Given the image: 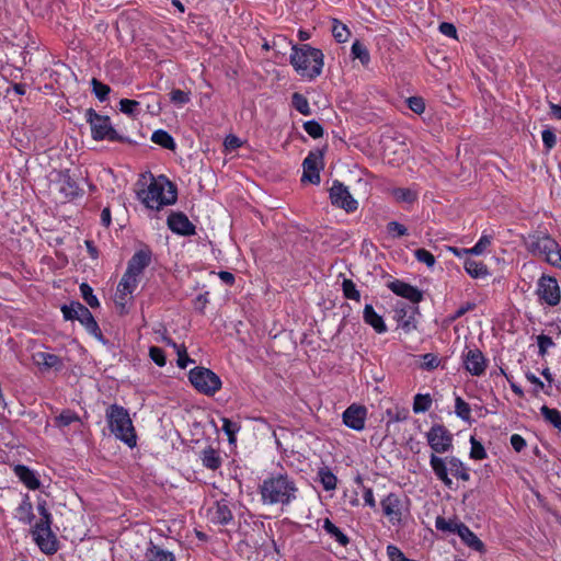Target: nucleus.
<instances>
[{"label":"nucleus","mask_w":561,"mask_h":561,"mask_svg":"<svg viewBox=\"0 0 561 561\" xmlns=\"http://www.w3.org/2000/svg\"><path fill=\"white\" fill-rule=\"evenodd\" d=\"M263 504L288 505L297 497L298 488L287 473L271 474L259 485Z\"/></svg>","instance_id":"obj_1"},{"label":"nucleus","mask_w":561,"mask_h":561,"mask_svg":"<svg viewBox=\"0 0 561 561\" xmlns=\"http://www.w3.org/2000/svg\"><path fill=\"white\" fill-rule=\"evenodd\" d=\"M289 62L299 76L312 81L322 73L324 54L309 44H291Z\"/></svg>","instance_id":"obj_2"},{"label":"nucleus","mask_w":561,"mask_h":561,"mask_svg":"<svg viewBox=\"0 0 561 561\" xmlns=\"http://www.w3.org/2000/svg\"><path fill=\"white\" fill-rule=\"evenodd\" d=\"M138 198L150 209L160 210L163 206L174 205L178 201V186L165 175L152 178L147 190L137 192Z\"/></svg>","instance_id":"obj_3"},{"label":"nucleus","mask_w":561,"mask_h":561,"mask_svg":"<svg viewBox=\"0 0 561 561\" xmlns=\"http://www.w3.org/2000/svg\"><path fill=\"white\" fill-rule=\"evenodd\" d=\"M85 122L90 125L91 137L95 141H117L129 146H138L139 142L128 136L119 134L112 125L108 115L99 114L94 108L90 107L84 113Z\"/></svg>","instance_id":"obj_4"},{"label":"nucleus","mask_w":561,"mask_h":561,"mask_svg":"<svg viewBox=\"0 0 561 561\" xmlns=\"http://www.w3.org/2000/svg\"><path fill=\"white\" fill-rule=\"evenodd\" d=\"M430 466L435 474V477L447 488L454 489V481L449 477L450 473L461 480L469 481L470 473L469 468L462 462V460L456 456L450 457H440L435 454H431L430 456Z\"/></svg>","instance_id":"obj_5"},{"label":"nucleus","mask_w":561,"mask_h":561,"mask_svg":"<svg viewBox=\"0 0 561 561\" xmlns=\"http://www.w3.org/2000/svg\"><path fill=\"white\" fill-rule=\"evenodd\" d=\"M105 416L108 427L115 437L129 448H134L137 444V434L128 410L114 403L106 409Z\"/></svg>","instance_id":"obj_6"},{"label":"nucleus","mask_w":561,"mask_h":561,"mask_svg":"<svg viewBox=\"0 0 561 561\" xmlns=\"http://www.w3.org/2000/svg\"><path fill=\"white\" fill-rule=\"evenodd\" d=\"M60 310L65 321H79L99 342L103 345L108 344V340L102 333L92 312L83 304L78 300H71L69 304L61 305Z\"/></svg>","instance_id":"obj_7"},{"label":"nucleus","mask_w":561,"mask_h":561,"mask_svg":"<svg viewBox=\"0 0 561 561\" xmlns=\"http://www.w3.org/2000/svg\"><path fill=\"white\" fill-rule=\"evenodd\" d=\"M191 385L202 394L213 397L222 387L220 377L209 368L196 366L188 371Z\"/></svg>","instance_id":"obj_8"},{"label":"nucleus","mask_w":561,"mask_h":561,"mask_svg":"<svg viewBox=\"0 0 561 561\" xmlns=\"http://www.w3.org/2000/svg\"><path fill=\"white\" fill-rule=\"evenodd\" d=\"M426 440L431 449L432 454H445L450 451L454 447V436L449 432V430L439 423H434L430 431L426 433Z\"/></svg>","instance_id":"obj_9"},{"label":"nucleus","mask_w":561,"mask_h":561,"mask_svg":"<svg viewBox=\"0 0 561 561\" xmlns=\"http://www.w3.org/2000/svg\"><path fill=\"white\" fill-rule=\"evenodd\" d=\"M536 294L541 304L554 307L561 301V290L556 277L542 274L537 283Z\"/></svg>","instance_id":"obj_10"},{"label":"nucleus","mask_w":561,"mask_h":561,"mask_svg":"<svg viewBox=\"0 0 561 561\" xmlns=\"http://www.w3.org/2000/svg\"><path fill=\"white\" fill-rule=\"evenodd\" d=\"M327 147L323 149L311 150L302 162V183H311L318 185L321 181L320 171L323 169V156Z\"/></svg>","instance_id":"obj_11"},{"label":"nucleus","mask_w":561,"mask_h":561,"mask_svg":"<svg viewBox=\"0 0 561 561\" xmlns=\"http://www.w3.org/2000/svg\"><path fill=\"white\" fill-rule=\"evenodd\" d=\"M31 534L34 542L38 549L46 556L55 554L59 548L60 542L56 534L51 529V525L44 526H32Z\"/></svg>","instance_id":"obj_12"},{"label":"nucleus","mask_w":561,"mask_h":561,"mask_svg":"<svg viewBox=\"0 0 561 561\" xmlns=\"http://www.w3.org/2000/svg\"><path fill=\"white\" fill-rule=\"evenodd\" d=\"M558 244L553 238L542 231L530 233L526 241L527 250L534 255H543L546 261L553 255Z\"/></svg>","instance_id":"obj_13"},{"label":"nucleus","mask_w":561,"mask_h":561,"mask_svg":"<svg viewBox=\"0 0 561 561\" xmlns=\"http://www.w3.org/2000/svg\"><path fill=\"white\" fill-rule=\"evenodd\" d=\"M393 319L398 328L402 329L404 333H411L417 329V321L415 314L420 313L417 305L410 306L402 300H398L393 306Z\"/></svg>","instance_id":"obj_14"},{"label":"nucleus","mask_w":561,"mask_h":561,"mask_svg":"<svg viewBox=\"0 0 561 561\" xmlns=\"http://www.w3.org/2000/svg\"><path fill=\"white\" fill-rule=\"evenodd\" d=\"M331 204L346 213H354L358 208V202L352 196L348 187L339 180H334L329 191Z\"/></svg>","instance_id":"obj_15"},{"label":"nucleus","mask_w":561,"mask_h":561,"mask_svg":"<svg viewBox=\"0 0 561 561\" xmlns=\"http://www.w3.org/2000/svg\"><path fill=\"white\" fill-rule=\"evenodd\" d=\"M389 279L386 284L387 288H389L396 296L401 297L413 305H419L424 299V293L416 286L411 285L404 280L392 277L391 275H386Z\"/></svg>","instance_id":"obj_16"},{"label":"nucleus","mask_w":561,"mask_h":561,"mask_svg":"<svg viewBox=\"0 0 561 561\" xmlns=\"http://www.w3.org/2000/svg\"><path fill=\"white\" fill-rule=\"evenodd\" d=\"M152 256L153 253L151 248L146 243H141V248L137 250L128 260L127 268L125 272L128 275L138 278L144 273V271L151 264Z\"/></svg>","instance_id":"obj_17"},{"label":"nucleus","mask_w":561,"mask_h":561,"mask_svg":"<svg viewBox=\"0 0 561 561\" xmlns=\"http://www.w3.org/2000/svg\"><path fill=\"white\" fill-rule=\"evenodd\" d=\"M167 226L178 236L193 237L196 234L195 225L183 211H171L167 218Z\"/></svg>","instance_id":"obj_18"},{"label":"nucleus","mask_w":561,"mask_h":561,"mask_svg":"<svg viewBox=\"0 0 561 561\" xmlns=\"http://www.w3.org/2000/svg\"><path fill=\"white\" fill-rule=\"evenodd\" d=\"M467 352H463L462 354V363L465 369L470 373L472 376H482L486 368V358L484 357L483 353L478 348H469L466 347Z\"/></svg>","instance_id":"obj_19"},{"label":"nucleus","mask_w":561,"mask_h":561,"mask_svg":"<svg viewBox=\"0 0 561 561\" xmlns=\"http://www.w3.org/2000/svg\"><path fill=\"white\" fill-rule=\"evenodd\" d=\"M367 417L365 405L353 403L342 414V421L345 426L354 431H363Z\"/></svg>","instance_id":"obj_20"},{"label":"nucleus","mask_w":561,"mask_h":561,"mask_svg":"<svg viewBox=\"0 0 561 561\" xmlns=\"http://www.w3.org/2000/svg\"><path fill=\"white\" fill-rule=\"evenodd\" d=\"M382 513L387 516L392 525L402 524V502L398 494L391 492L380 502Z\"/></svg>","instance_id":"obj_21"},{"label":"nucleus","mask_w":561,"mask_h":561,"mask_svg":"<svg viewBox=\"0 0 561 561\" xmlns=\"http://www.w3.org/2000/svg\"><path fill=\"white\" fill-rule=\"evenodd\" d=\"M211 523L216 525L227 526L233 520V513L230 507V502L226 499H220L215 502V506L210 510Z\"/></svg>","instance_id":"obj_22"},{"label":"nucleus","mask_w":561,"mask_h":561,"mask_svg":"<svg viewBox=\"0 0 561 561\" xmlns=\"http://www.w3.org/2000/svg\"><path fill=\"white\" fill-rule=\"evenodd\" d=\"M14 474L30 490H38L42 485L36 472L26 465L18 463L13 467Z\"/></svg>","instance_id":"obj_23"},{"label":"nucleus","mask_w":561,"mask_h":561,"mask_svg":"<svg viewBox=\"0 0 561 561\" xmlns=\"http://www.w3.org/2000/svg\"><path fill=\"white\" fill-rule=\"evenodd\" d=\"M61 186L60 193L65 195L69 201H73L83 195V190L79 187L77 181L70 175V170H64L60 172Z\"/></svg>","instance_id":"obj_24"},{"label":"nucleus","mask_w":561,"mask_h":561,"mask_svg":"<svg viewBox=\"0 0 561 561\" xmlns=\"http://www.w3.org/2000/svg\"><path fill=\"white\" fill-rule=\"evenodd\" d=\"M33 359L41 370L55 369L60 371L64 368L62 359L56 354L37 352L33 355Z\"/></svg>","instance_id":"obj_25"},{"label":"nucleus","mask_w":561,"mask_h":561,"mask_svg":"<svg viewBox=\"0 0 561 561\" xmlns=\"http://www.w3.org/2000/svg\"><path fill=\"white\" fill-rule=\"evenodd\" d=\"M363 320L366 324L371 327L378 334L386 333L388 330L382 316L376 312L373 305L370 304H367L364 307Z\"/></svg>","instance_id":"obj_26"},{"label":"nucleus","mask_w":561,"mask_h":561,"mask_svg":"<svg viewBox=\"0 0 561 561\" xmlns=\"http://www.w3.org/2000/svg\"><path fill=\"white\" fill-rule=\"evenodd\" d=\"M457 530H459L458 536L467 547L480 553H484L486 551L483 541L480 540L465 523H462L461 527H458Z\"/></svg>","instance_id":"obj_27"},{"label":"nucleus","mask_w":561,"mask_h":561,"mask_svg":"<svg viewBox=\"0 0 561 561\" xmlns=\"http://www.w3.org/2000/svg\"><path fill=\"white\" fill-rule=\"evenodd\" d=\"M199 458L203 466L213 471L219 469L222 465L219 449L214 448L211 445H208L201 451Z\"/></svg>","instance_id":"obj_28"},{"label":"nucleus","mask_w":561,"mask_h":561,"mask_svg":"<svg viewBox=\"0 0 561 561\" xmlns=\"http://www.w3.org/2000/svg\"><path fill=\"white\" fill-rule=\"evenodd\" d=\"M322 529L341 547H347L350 545V537L340 527H337L330 518L323 519Z\"/></svg>","instance_id":"obj_29"},{"label":"nucleus","mask_w":561,"mask_h":561,"mask_svg":"<svg viewBox=\"0 0 561 561\" xmlns=\"http://www.w3.org/2000/svg\"><path fill=\"white\" fill-rule=\"evenodd\" d=\"M314 480L319 482L325 491L336 489L337 478L328 466H322L318 469Z\"/></svg>","instance_id":"obj_30"},{"label":"nucleus","mask_w":561,"mask_h":561,"mask_svg":"<svg viewBox=\"0 0 561 561\" xmlns=\"http://www.w3.org/2000/svg\"><path fill=\"white\" fill-rule=\"evenodd\" d=\"M466 273L472 278H481L489 275V268L482 261L466 259L463 262Z\"/></svg>","instance_id":"obj_31"},{"label":"nucleus","mask_w":561,"mask_h":561,"mask_svg":"<svg viewBox=\"0 0 561 561\" xmlns=\"http://www.w3.org/2000/svg\"><path fill=\"white\" fill-rule=\"evenodd\" d=\"M19 520L26 525H32L35 519L33 512V504L30 500L28 494H25L22 502L16 508Z\"/></svg>","instance_id":"obj_32"},{"label":"nucleus","mask_w":561,"mask_h":561,"mask_svg":"<svg viewBox=\"0 0 561 561\" xmlns=\"http://www.w3.org/2000/svg\"><path fill=\"white\" fill-rule=\"evenodd\" d=\"M151 141H153L156 145L160 146L163 149H168L171 151H174L176 149V142L173 136L164 129L154 130L151 135Z\"/></svg>","instance_id":"obj_33"},{"label":"nucleus","mask_w":561,"mask_h":561,"mask_svg":"<svg viewBox=\"0 0 561 561\" xmlns=\"http://www.w3.org/2000/svg\"><path fill=\"white\" fill-rule=\"evenodd\" d=\"M147 561H175L173 552L164 550L150 541L146 551Z\"/></svg>","instance_id":"obj_34"},{"label":"nucleus","mask_w":561,"mask_h":561,"mask_svg":"<svg viewBox=\"0 0 561 561\" xmlns=\"http://www.w3.org/2000/svg\"><path fill=\"white\" fill-rule=\"evenodd\" d=\"M351 56L353 59H358L363 66H368L370 62V54L366 45L359 39H356L351 47Z\"/></svg>","instance_id":"obj_35"},{"label":"nucleus","mask_w":561,"mask_h":561,"mask_svg":"<svg viewBox=\"0 0 561 561\" xmlns=\"http://www.w3.org/2000/svg\"><path fill=\"white\" fill-rule=\"evenodd\" d=\"M221 422H222L221 430L227 435L228 443L230 445H234L237 443V434L241 430V424L239 422H234L225 416L221 417Z\"/></svg>","instance_id":"obj_36"},{"label":"nucleus","mask_w":561,"mask_h":561,"mask_svg":"<svg viewBox=\"0 0 561 561\" xmlns=\"http://www.w3.org/2000/svg\"><path fill=\"white\" fill-rule=\"evenodd\" d=\"M462 522L454 519H446L444 516H437L435 519V527L438 531L451 533L458 535L457 528L461 527Z\"/></svg>","instance_id":"obj_37"},{"label":"nucleus","mask_w":561,"mask_h":561,"mask_svg":"<svg viewBox=\"0 0 561 561\" xmlns=\"http://www.w3.org/2000/svg\"><path fill=\"white\" fill-rule=\"evenodd\" d=\"M37 512L39 519L33 526H48L53 525V515L47 507V501L43 497L37 499Z\"/></svg>","instance_id":"obj_38"},{"label":"nucleus","mask_w":561,"mask_h":561,"mask_svg":"<svg viewBox=\"0 0 561 561\" xmlns=\"http://www.w3.org/2000/svg\"><path fill=\"white\" fill-rule=\"evenodd\" d=\"M331 32H332V36L334 37V39L337 43H345L351 35V31L347 27V25L342 23L340 20H337L335 18L332 19Z\"/></svg>","instance_id":"obj_39"},{"label":"nucleus","mask_w":561,"mask_h":561,"mask_svg":"<svg viewBox=\"0 0 561 561\" xmlns=\"http://www.w3.org/2000/svg\"><path fill=\"white\" fill-rule=\"evenodd\" d=\"M541 415L545 421L551 424L554 428H557L561 433V413L559 410L549 408L548 405H542L540 408Z\"/></svg>","instance_id":"obj_40"},{"label":"nucleus","mask_w":561,"mask_h":561,"mask_svg":"<svg viewBox=\"0 0 561 561\" xmlns=\"http://www.w3.org/2000/svg\"><path fill=\"white\" fill-rule=\"evenodd\" d=\"M90 84L92 88V93L100 102H105L108 100L110 93L112 91L108 84L103 83L96 78H92Z\"/></svg>","instance_id":"obj_41"},{"label":"nucleus","mask_w":561,"mask_h":561,"mask_svg":"<svg viewBox=\"0 0 561 561\" xmlns=\"http://www.w3.org/2000/svg\"><path fill=\"white\" fill-rule=\"evenodd\" d=\"M433 399L430 393H417L413 399V412L415 414L425 413L431 409Z\"/></svg>","instance_id":"obj_42"},{"label":"nucleus","mask_w":561,"mask_h":561,"mask_svg":"<svg viewBox=\"0 0 561 561\" xmlns=\"http://www.w3.org/2000/svg\"><path fill=\"white\" fill-rule=\"evenodd\" d=\"M73 422H80V416L77 412L70 409H65L55 417V426L64 428Z\"/></svg>","instance_id":"obj_43"},{"label":"nucleus","mask_w":561,"mask_h":561,"mask_svg":"<svg viewBox=\"0 0 561 561\" xmlns=\"http://www.w3.org/2000/svg\"><path fill=\"white\" fill-rule=\"evenodd\" d=\"M455 414L461 419L462 421L471 424L473 420L471 419V408L470 404L467 403L461 397H456L455 399Z\"/></svg>","instance_id":"obj_44"},{"label":"nucleus","mask_w":561,"mask_h":561,"mask_svg":"<svg viewBox=\"0 0 561 561\" xmlns=\"http://www.w3.org/2000/svg\"><path fill=\"white\" fill-rule=\"evenodd\" d=\"M119 111L129 116V117H137L140 114V102L131 99H122L119 101Z\"/></svg>","instance_id":"obj_45"},{"label":"nucleus","mask_w":561,"mask_h":561,"mask_svg":"<svg viewBox=\"0 0 561 561\" xmlns=\"http://www.w3.org/2000/svg\"><path fill=\"white\" fill-rule=\"evenodd\" d=\"M137 285L138 278L133 277L125 272L117 285V293H122V295L133 294Z\"/></svg>","instance_id":"obj_46"},{"label":"nucleus","mask_w":561,"mask_h":561,"mask_svg":"<svg viewBox=\"0 0 561 561\" xmlns=\"http://www.w3.org/2000/svg\"><path fill=\"white\" fill-rule=\"evenodd\" d=\"M342 293L343 297L347 300H360V291L358 290L356 284L350 278H343Z\"/></svg>","instance_id":"obj_47"},{"label":"nucleus","mask_w":561,"mask_h":561,"mask_svg":"<svg viewBox=\"0 0 561 561\" xmlns=\"http://www.w3.org/2000/svg\"><path fill=\"white\" fill-rule=\"evenodd\" d=\"M291 106L302 115H311V108L307 98L299 92L293 93Z\"/></svg>","instance_id":"obj_48"},{"label":"nucleus","mask_w":561,"mask_h":561,"mask_svg":"<svg viewBox=\"0 0 561 561\" xmlns=\"http://www.w3.org/2000/svg\"><path fill=\"white\" fill-rule=\"evenodd\" d=\"M393 197L401 203L412 204L417 199V193L407 187H396L392 190Z\"/></svg>","instance_id":"obj_49"},{"label":"nucleus","mask_w":561,"mask_h":561,"mask_svg":"<svg viewBox=\"0 0 561 561\" xmlns=\"http://www.w3.org/2000/svg\"><path fill=\"white\" fill-rule=\"evenodd\" d=\"M79 290L82 299L91 307L99 308L100 301L99 298L94 295L93 288L88 283H81L79 286Z\"/></svg>","instance_id":"obj_50"},{"label":"nucleus","mask_w":561,"mask_h":561,"mask_svg":"<svg viewBox=\"0 0 561 561\" xmlns=\"http://www.w3.org/2000/svg\"><path fill=\"white\" fill-rule=\"evenodd\" d=\"M470 453L469 457L473 460H483L488 457L486 450L483 444L478 440L474 436L470 437Z\"/></svg>","instance_id":"obj_51"},{"label":"nucleus","mask_w":561,"mask_h":561,"mask_svg":"<svg viewBox=\"0 0 561 561\" xmlns=\"http://www.w3.org/2000/svg\"><path fill=\"white\" fill-rule=\"evenodd\" d=\"M302 127L305 131L313 139H319L324 135L323 126L316 119L305 122Z\"/></svg>","instance_id":"obj_52"},{"label":"nucleus","mask_w":561,"mask_h":561,"mask_svg":"<svg viewBox=\"0 0 561 561\" xmlns=\"http://www.w3.org/2000/svg\"><path fill=\"white\" fill-rule=\"evenodd\" d=\"M145 98L149 100V102L146 105L147 112L151 115H159L162 111L160 96L157 93L151 92L146 93Z\"/></svg>","instance_id":"obj_53"},{"label":"nucleus","mask_w":561,"mask_h":561,"mask_svg":"<svg viewBox=\"0 0 561 561\" xmlns=\"http://www.w3.org/2000/svg\"><path fill=\"white\" fill-rule=\"evenodd\" d=\"M421 358L423 362L421 363L420 368L423 370H427V371L434 370L440 364V359L434 353L423 354V355H421Z\"/></svg>","instance_id":"obj_54"},{"label":"nucleus","mask_w":561,"mask_h":561,"mask_svg":"<svg viewBox=\"0 0 561 561\" xmlns=\"http://www.w3.org/2000/svg\"><path fill=\"white\" fill-rule=\"evenodd\" d=\"M414 256L419 262L424 263L428 268L434 267L436 264L435 256L424 248L416 249L414 251Z\"/></svg>","instance_id":"obj_55"},{"label":"nucleus","mask_w":561,"mask_h":561,"mask_svg":"<svg viewBox=\"0 0 561 561\" xmlns=\"http://www.w3.org/2000/svg\"><path fill=\"white\" fill-rule=\"evenodd\" d=\"M491 236L482 234L478 242L472 248H469L468 251L465 252L469 253L470 255H480L491 244Z\"/></svg>","instance_id":"obj_56"},{"label":"nucleus","mask_w":561,"mask_h":561,"mask_svg":"<svg viewBox=\"0 0 561 561\" xmlns=\"http://www.w3.org/2000/svg\"><path fill=\"white\" fill-rule=\"evenodd\" d=\"M149 357L159 367H164L167 364L165 352L159 346L149 347Z\"/></svg>","instance_id":"obj_57"},{"label":"nucleus","mask_w":561,"mask_h":561,"mask_svg":"<svg viewBox=\"0 0 561 561\" xmlns=\"http://www.w3.org/2000/svg\"><path fill=\"white\" fill-rule=\"evenodd\" d=\"M170 101L175 105H184L191 101V92L173 89L170 92Z\"/></svg>","instance_id":"obj_58"},{"label":"nucleus","mask_w":561,"mask_h":561,"mask_svg":"<svg viewBox=\"0 0 561 561\" xmlns=\"http://www.w3.org/2000/svg\"><path fill=\"white\" fill-rule=\"evenodd\" d=\"M386 414L389 417V421L387 422V427H389V425L392 422L405 421L409 417V410L404 409V408H402V409L396 408L394 411L391 409H388Z\"/></svg>","instance_id":"obj_59"},{"label":"nucleus","mask_w":561,"mask_h":561,"mask_svg":"<svg viewBox=\"0 0 561 561\" xmlns=\"http://www.w3.org/2000/svg\"><path fill=\"white\" fill-rule=\"evenodd\" d=\"M542 144L547 152L554 148L557 144V136L554 129L547 127L541 131Z\"/></svg>","instance_id":"obj_60"},{"label":"nucleus","mask_w":561,"mask_h":561,"mask_svg":"<svg viewBox=\"0 0 561 561\" xmlns=\"http://www.w3.org/2000/svg\"><path fill=\"white\" fill-rule=\"evenodd\" d=\"M387 232L392 237V238H401L403 236H407L408 234V229L404 225L396 221V220H392V221H389L387 224Z\"/></svg>","instance_id":"obj_61"},{"label":"nucleus","mask_w":561,"mask_h":561,"mask_svg":"<svg viewBox=\"0 0 561 561\" xmlns=\"http://www.w3.org/2000/svg\"><path fill=\"white\" fill-rule=\"evenodd\" d=\"M407 105L415 114H422L425 111V100L422 96L408 98Z\"/></svg>","instance_id":"obj_62"},{"label":"nucleus","mask_w":561,"mask_h":561,"mask_svg":"<svg viewBox=\"0 0 561 561\" xmlns=\"http://www.w3.org/2000/svg\"><path fill=\"white\" fill-rule=\"evenodd\" d=\"M0 444L4 445L10 449L18 447V442L12 428L2 430V432L0 433Z\"/></svg>","instance_id":"obj_63"},{"label":"nucleus","mask_w":561,"mask_h":561,"mask_svg":"<svg viewBox=\"0 0 561 561\" xmlns=\"http://www.w3.org/2000/svg\"><path fill=\"white\" fill-rule=\"evenodd\" d=\"M389 561H409L410 559L394 545L387 546Z\"/></svg>","instance_id":"obj_64"}]
</instances>
